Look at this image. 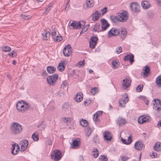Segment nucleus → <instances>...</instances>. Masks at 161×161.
Wrapping results in <instances>:
<instances>
[{
  "label": "nucleus",
  "mask_w": 161,
  "mask_h": 161,
  "mask_svg": "<svg viewBox=\"0 0 161 161\" xmlns=\"http://www.w3.org/2000/svg\"><path fill=\"white\" fill-rule=\"evenodd\" d=\"M128 18L127 12L126 11H123L122 12L119 13L118 16H110L111 21L114 22L116 23L118 21L120 22H125Z\"/></svg>",
  "instance_id": "1"
},
{
  "label": "nucleus",
  "mask_w": 161,
  "mask_h": 161,
  "mask_svg": "<svg viewBox=\"0 0 161 161\" xmlns=\"http://www.w3.org/2000/svg\"><path fill=\"white\" fill-rule=\"evenodd\" d=\"M85 22L84 21L78 22L73 20H70L69 25L70 29H79L84 26Z\"/></svg>",
  "instance_id": "2"
},
{
  "label": "nucleus",
  "mask_w": 161,
  "mask_h": 161,
  "mask_svg": "<svg viewBox=\"0 0 161 161\" xmlns=\"http://www.w3.org/2000/svg\"><path fill=\"white\" fill-rule=\"evenodd\" d=\"M21 125L19 123L14 122L11 125V130L13 134L17 135L20 133L22 131Z\"/></svg>",
  "instance_id": "3"
},
{
  "label": "nucleus",
  "mask_w": 161,
  "mask_h": 161,
  "mask_svg": "<svg viewBox=\"0 0 161 161\" xmlns=\"http://www.w3.org/2000/svg\"><path fill=\"white\" fill-rule=\"evenodd\" d=\"M58 75L55 74L52 76H49L47 78L48 84L50 85H54L58 80Z\"/></svg>",
  "instance_id": "4"
},
{
  "label": "nucleus",
  "mask_w": 161,
  "mask_h": 161,
  "mask_svg": "<svg viewBox=\"0 0 161 161\" xmlns=\"http://www.w3.org/2000/svg\"><path fill=\"white\" fill-rule=\"evenodd\" d=\"M51 158L54 161H58L62 157V153L60 151L55 150L51 154Z\"/></svg>",
  "instance_id": "5"
},
{
  "label": "nucleus",
  "mask_w": 161,
  "mask_h": 161,
  "mask_svg": "<svg viewBox=\"0 0 161 161\" xmlns=\"http://www.w3.org/2000/svg\"><path fill=\"white\" fill-rule=\"evenodd\" d=\"M29 108H31L32 109L33 108H31L30 104L25 101H24L21 105V107H20V110H19V111H21L24 113L25 111H27Z\"/></svg>",
  "instance_id": "6"
},
{
  "label": "nucleus",
  "mask_w": 161,
  "mask_h": 161,
  "mask_svg": "<svg viewBox=\"0 0 161 161\" xmlns=\"http://www.w3.org/2000/svg\"><path fill=\"white\" fill-rule=\"evenodd\" d=\"M72 50L70 44L65 46L63 50V53L64 56H69L71 54Z\"/></svg>",
  "instance_id": "7"
},
{
  "label": "nucleus",
  "mask_w": 161,
  "mask_h": 161,
  "mask_svg": "<svg viewBox=\"0 0 161 161\" xmlns=\"http://www.w3.org/2000/svg\"><path fill=\"white\" fill-rule=\"evenodd\" d=\"M122 82L123 87L124 88H127L129 87L131 85V80L130 77H127L123 80Z\"/></svg>",
  "instance_id": "8"
},
{
  "label": "nucleus",
  "mask_w": 161,
  "mask_h": 161,
  "mask_svg": "<svg viewBox=\"0 0 161 161\" xmlns=\"http://www.w3.org/2000/svg\"><path fill=\"white\" fill-rule=\"evenodd\" d=\"M98 39L97 37L95 36H92L90 37V41L89 42L90 47L94 48L97 44V41Z\"/></svg>",
  "instance_id": "9"
},
{
  "label": "nucleus",
  "mask_w": 161,
  "mask_h": 161,
  "mask_svg": "<svg viewBox=\"0 0 161 161\" xmlns=\"http://www.w3.org/2000/svg\"><path fill=\"white\" fill-rule=\"evenodd\" d=\"M151 119V117L149 116H140L138 119V122L140 124L149 121Z\"/></svg>",
  "instance_id": "10"
},
{
  "label": "nucleus",
  "mask_w": 161,
  "mask_h": 161,
  "mask_svg": "<svg viewBox=\"0 0 161 161\" xmlns=\"http://www.w3.org/2000/svg\"><path fill=\"white\" fill-rule=\"evenodd\" d=\"M124 97V99H122L121 100L119 101V105L122 107H124L125 105H123L122 103L124 104H126L128 101L129 98L128 97V94L127 93H125L123 94L122 95Z\"/></svg>",
  "instance_id": "11"
},
{
  "label": "nucleus",
  "mask_w": 161,
  "mask_h": 161,
  "mask_svg": "<svg viewBox=\"0 0 161 161\" xmlns=\"http://www.w3.org/2000/svg\"><path fill=\"white\" fill-rule=\"evenodd\" d=\"M120 32L119 30L115 28H113L111 29L108 32L109 36H117Z\"/></svg>",
  "instance_id": "12"
},
{
  "label": "nucleus",
  "mask_w": 161,
  "mask_h": 161,
  "mask_svg": "<svg viewBox=\"0 0 161 161\" xmlns=\"http://www.w3.org/2000/svg\"><path fill=\"white\" fill-rule=\"evenodd\" d=\"M102 22V30L99 31H105L110 26L107 21L105 19H103L101 20Z\"/></svg>",
  "instance_id": "13"
},
{
  "label": "nucleus",
  "mask_w": 161,
  "mask_h": 161,
  "mask_svg": "<svg viewBox=\"0 0 161 161\" xmlns=\"http://www.w3.org/2000/svg\"><path fill=\"white\" fill-rule=\"evenodd\" d=\"M21 151H25L27 148L28 145V141L26 139L22 140L21 142Z\"/></svg>",
  "instance_id": "14"
},
{
  "label": "nucleus",
  "mask_w": 161,
  "mask_h": 161,
  "mask_svg": "<svg viewBox=\"0 0 161 161\" xmlns=\"http://www.w3.org/2000/svg\"><path fill=\"white\" fill-rule=\"evenodd\" d=\"M134 55L132 54H127L124 57V60L125 61H129L130 63L132 64L133 63L134 61Z\"/></svg>",
  "instance_id": "15"
},
{
  "label": "nucleus",
  "mask_w": 161,
  "mask_h": 161,
  "mask_svg": "<svg viewBox=\"0 0 161 161\" xmlns=\"http://www.w3.org/2000/svg\"><path fill=\"white\" fill-rule=\"evenodd\" d=\"M80 145V139H72V143L71 144V147L72 148H76Z\"/></svg>",
  "instance_id": "16"
},
{
  "label": "nucleus",
  "mask_w": 161,
  "mask_h": 161,
  "mask_svg": "<svg viewBox=\"0 0 161 161\" xmlns=\"http://www.w3.org/2000/svg\"><path fill=\"white\" fill-rule=\"evenodd\" d=\"M103 135L104 140L107 141H110L112 139L111 134L108 131H105L103 133Z\"/></svg>",
  "instance_id": "17"
},
{
  "label": "nucleus",
  "mask_w": 161,
  "mask_h": 161,
  "mask_svg": "<svg viewBox=\"0 0 161 161\" xmlns=\"http://www.w3.org/2000/svg\"><path fill=\"white\" fill-rule=\"evenodd\" d=\"M101 14L99 11H96L92 15V20L94 21H97L101 16Z\"/></svg>",
  "instance_id": "18"
},
{
  "label": "nucleus",
  "mask_w": 161,
  "mask_h": 161,
  "mask_svg": "<svg viewBox=\"0 0 161 161\" xmlns=\"http://www.w3.org/2000/svg\"><path fill=\"white\" fill-rule=\"evenodd\" d=\"M130 7L131 9L136 12L139 11L140 6L136 3H133L130 5Z\"/></svg>",
  "instance_id": "19"
},
{
  "label": "nucleus",
  "mask_w": 161,
  "mask_h": 161,
  "mask_svg": "<svg viewBox=\"0 0 161 161\" xmlns=\"http://www.w3.org/2000/svg\"><path fill=\"white\" fill-rule=\"evenodd\" d=\"M158 103H156V99H154L153 100L154 101L155 104H156V106L153 107V108L157 111H161V102L158 99H157Z\"/></svg>",
  "instance_id": "20"
},
{
  "label": "nucleus",
  "mask_w": 161,
  "mask_h": 161,
  "mask_svg": "<svg viewBox=\"0 0 161 161\" xmlns=\"http://www.w3.org/2000/svg\"><path fill=\"white\" fill-rule=\"evenodd\" d=\"M135 148L138 150H141L144 147L143 144L141 141L136 142L135 144Z\"/></svg>",
  "instance_id": "21"
},
{
  "label": "nucleus",
  "mask_w": 161,
  "mask_h": 161,
  "mask_svg": "<svg viewBox=\"0 0 161 161\" xmlns=\"http://www.w3.org/2000/svg\"><path fill=\"white\" fill-rule=\"evenodd\" d=\"M142 70L144 71L143 72V77L145 78L148 76L150 72V68L148 65H146L144 67V69H142Z\"/></svg>",
  "instance_id": "22"
},
{
  "label": "nucleus",
  "mask_w": 161,
  "mask_h": 161,
  "mask_svg": "<svg viewBox=\"0 0 161 161\" xmlns=\"http://www.w3.org/2000/svg\"><path fill=\"white\" fill-rule=\"evenodd\" d=\"M83 98V95L82 92H78L76 95V96L75 98V100L77 102L79 103L81 101Z\"/></svg>",
  "instance_id": "23"
},
{
  "label": "nucleus",
  "mask_w": 161,
  "mask_h": 161,
  "mask_svg": "<svg viewBox=\"0 0 161 161\" xmlns=\"http://www.w3.org/2000/svg\"><path fill=\"white\" fill-rule=\"evenodd\" d=\"M94 1L93 0H87L86 2V6L85 5L84 6V8L85 9H87L89 8H90L92 7L94 5Z\"/></svg>",
  "instance_id": "24"
},
{
  "label": "nucleus",
  "mask_w": 161,
  "mask_h": 161,
  "mask_svg": "<svg viewBox=\"0 0 161 161\" xmlns=\"http://www.w3.org/2000/svg\"><path fill=\"white\" fill-rule=\"evenodd\" d=\"M142 6L144 9L148 8L150 7L149 2L145 1L142 2Z\"/></svg>",
  "instance_id": "25"
},
{
  "label": "nucleus",
  "mask_w": 161,
  "mask_h": 161,
  "mask_svg": "<svg viewBox=\"0 0 161 161\" xmlns=\"http://www.w3.org/2000/svg\"><path fill=\"white\" fill-rule=\"evenodd\" d=\"M64 62H63L62 61H61L58 64V69L60 71H63L64 70Z\"/></svg>",
  "instance_id": "26"
},
{
  "label": "nucleus",
  "mask_w": 161,
  "mask_h": 161,
  "mask_svg": "<svg viewBox=\"0 0 161 161\" xmlns=\"http://www.w3.org/2000/svg\"><path fill=\"white\" fill-rule=\"evenodd\" d=\"M47 70L49 74H53L56 71V68L53 66H49L47 67Z\"/></svg>",
  "instance_id": "27"
},
{
  "label": "nucleus",
  "mask_w": 161,
  "mask_h": 161,
  "mask_svg": "<svg viewBox=\"0 0 161 161\" xmlns=\"http://www.w3.org/2000/svg\"><path fill=\"white\" fill-rule=\"evenodd\" d=\"M117 123L119 125H123L126 123V120L122 117H119L117 119Z\"/></svg>",
  "instance_id": "28"
},
{
  "label": "nucleus",
  "mask_w": 161,
  "mask_h": 161,
  "mask_svg": "<svg viewBox=\"0 0 161 161\" xmlns=\"http://www.w3.org/2000/svg\"><path fill=\"white\" fill-rule=\"evenodd\" d=\"M44 34L42 33V35L43 36V39L45 40H48L50 35V33L48 31H46L45 30H44Z\"/></svg>",
  "instance_id": "29"
},
{
  "label": "nucleus",
  "mask_w": 161,
  "mask_h": 161,
  "mask_svg": "<svg viewBox=\"0 0 161 161\" xmlns=\"http://www.w3.org/2000/svg\"><path fill=\"white\" fill-rule=\"evenodd\" d=\"M120 31L121 32V34L123 36H121V37L122 39V40H123L126 36L127 33L126 31L124 28H122Z\"/></svg>",
  "instance_id": "30"
},
{
  "label": "nucleus",
  "mask_w": 161,
  "mask_h": 161,
  "mask_svg": "<svg viewBox=\"0 0 161 161\" xmlns=\"http://www.w3.org/2000/svg\"><path fill=\"white\" fill-rule=\"evenodd\" d=\"M154 149L157 151L161 150V143L158 142L155 143L154 146Z\"/></svg>",
  "instance_id": "31"
},
{
  "label": "nucleus",
  "mask_w": 161,
  "mask_h": 161,
  "mask_svg": "<svg viewBox=\"0 0 161 161\" xmlns=\"http://www.w3.org/2000/svg\"><path fill=\"white\" fill-rule=\"evenodd\" d=\"M118 61L117 60H113L111 62V64L114 69H116L118 67Z\"/></svg>",
  "instance_id": "32"
},
{
  "label": "nucleus",
  "mask_w": 161,
  "mask_h": 161,
  "mask_svg": "<svg viewBox=\"0 0 161 161\" xmlns=\"http://www.w3.org/2000/svg\"><path fill=\"white\" fill-rule=\"evenodd\" d=\"M121 140L123 143L125 144H130L132 142V137L131 136H130L128 137L127 142H126V141L123 138H121Z\"/></svg>",
  "instance_id": "33"
},
{
  "label": "nucleus",
  "mask_w": 161,
  "mask_h": 161,
  "mask_svg": "<svg viewBox=\"0 0 161 161\" xmlns=\"http://www.w3.org/2000/svg\"><path fill=\"white\" fill-rule=\"evenodd\" d=\"M80 125L83 127H86L88 125V122L85 119H82L80 121Z\"/></svg>",
  "instance_id": "34"
},
{
  "label": "nucleus",
  "mask_w": 161,
  "mask_h": 161,
  "mask_svg": "<svg viewBox=\"0 0 161 161\" xmlns=\"http://www.w3.org/2000/svg\"><path fill=\"white\" fill-rule=\"evenodd\" d=\"M156 83L159 87H161V75L158 76L156 79Z\"/></svg>",
  "instance_id": "35"
},
{
  "label": "nucleus",
  "mask_w": 161,
  "mask_h": 161,
  "mask_svg": "<svg viewBox=\"0 0 161 161\" xmlns=\"http://www.w3.org/2000/svg\"><path fill=\"white\" fill-rule=\"evenodd\" d=\"M52 38L54 41L57 42H60L63 39L62 37L61 36H56L53 37Z\"/></svg>",
  "instance_id": "36"
},
{
  "label": "nucleus",
  "mask_w": 161,
  "mask_h": 161,
  "mask_svg": "<svg viewBox=\"0 0 161 161\" xmlns=\"http://www.w3.org/2000/svg\"><path fill=\"white\" fill-rule=\"evenodd\" d=\"M100 26L99 23H97L96 24L94 27L93 29V31H94V32L98 31L99 32V30L100 29Z\"/></svg>",
  "instance_id": "37"
},
{
  "label": "nucleus",
  "mask_w": 161,
  "mask_h": 161,
  "mask_svg": "<svg viewBox=\"0 0 161 161\" xmlns=\"http://www.w3.org/2000/svg\"><path fill=\"white\" fill-rule=\"evenodd\" d=\"M24 101L21 100L18 102L16 104V108L19 111V110H20V107H21V105L23 103Z\"/></svg>",
  "instance_id": "38"
},
{
  "label": "nucleus",
  "mask_w": 161,
  "mask_h": 161,
  "mask_svg": "<svg viewBox=\"0 0 161 161\" xmlns=\"http://www.w3.org/2000/svg\"><path fill=\"white\" fill-rule=\"evenodd\" d=\"M85 134L86 136H89L91 133V130L90 128L89 127H87L86 128Z\"/></svg>",
  "instance_id": "39"
},
{
  "label": "nucleus",
  "mask_w": 161,
  "mask_h": 161,
  "mask_svg": "<svg viewBox=\"0 0 161 161\" xmlns=\"http://www.w3.org/2000/svg\"><path fill=\"white\" fill-rule=\"evenodd\" d=\"M93 152L94 153L93 154V156L95 158H97L98 155V152L97 148H94L93 149Z\"/></svg>",
  "instance_id": "40"
},
{
  "label": "nucleus",
  "mask_w": 161,
  "mask_h": 161,
  "mask_svg": "<svg viewBox=\"0 0 161 161\" xmlns=\"http://www.w3.org/2000/svg\"><path fill=\"white\" fill-rule=\"evenodd\" d=\"M143 85H138L136 88V90L137 92H140L142 91L143 88Z\"/></svg>",
  "instance_id": "41"
},
{
  "label": "nucleus",
  "mask_w": 161,
  "mask_h": 161,
  "mask_svg": "<svg viewBox=\"0 0 161 161\" xmlns=\"http://www.w3.org/2000/svg\"><path fill=\"white\" fill-rule=\"evenodd\" d=\"M52 7V4H50L49 6H48V7L45 9V11L43 13V14H47L51 10Z\"/></svg>",
  "instance_id": "42"
},
{
  "label": "nucleus",
  "mask_w": 161,
  "mask_h": 161,
  "mask_svg": "<svg viewBox=\"0 0 161 161\" xmlns=\"http://www.w3.org/2000/svg\"><path fill=\"white\" fill-rule=\"evenodd\" d=\"M33 139L35 141H38L39 140L38 135H36V132H34L32 136Z\"/></svg>",
  "instance_id": "43"
},
{
  "label": "nucleus",
  "mask_w": 161,
  "mask_h": 161,
  "mask_svg": "<svg viewBox=\"0 0 161 161\" xmlns=\"http://www.w3.org/2000/svg\"><path fill=\"white\" fill-rule=\"evenodd\" d=\"M140 97H141L142 100H143L146 103V104L147 105H148L149 103V100L147 99V97L144 96H141Z\"/></svg>",
  "instance_id": "44"
},
{
  "label": "nucleus",
  "mask_w": 161,
  "mask_h": 161,
  "mask_svg": "<svg viewBox=\"0 0 161 161\" xmlns=\"http://www.w3.org/2000/svg\"><path fill=\"white\" fill-rule=\"evenodd\" d=\"M93 141L95 143H99V138H98V135H95L93 137Z\"/></svg>",
  "instance_id": "45"
},
{
  "label": "nucleus",
  "mask_w": 161,
  "mask_h": 161,
  "mask_svg": "<svg viewBox=\"0 0 161 161\" xmlns=\"http://www.w3.org/2000/svg\"><path fill=\"white\" fill-rule=\"evenodd\" d=\"M92 103V100L91 98L86 99L84 102V104L85 106H87Z\"/></svg>",
  "instance_id": "46"
},
{
  "label": "nucleus",
  "mask_w": 161,
  "mask_h": 161,
  "mask_svg": "<svg viewBox=\"0 0 161 161\" xmlns=\"http://www.w3.org/2000/svg\"><path fill=\"white\" fill-rule=\"evenodd\" d=\"M99 161H108V159L106 156L102 155L100 157Z\"/></svg>",
  "instance_id": "47"
},
{
  "label": "nucleus",
  "mask_w": 161,
  "mask_h": 161,
  "mask_svg": "<svg viewBox=\"0 0 161 161\" xmlns=\"http://www.w3.org/2000/svg\"><path fill=\"white\" fill-rule=\"evenodd\" d=\"M40 126H41L42 128V130H43L46 127L45 123L44 122H42L41 124L38 125L37 126V127L39 128Z\"/></svg>",
  "instance_id": "48"
},
{
  "label": "nucleus",
  "mask_w": 161,
  "mask_h": 161,
  "mask_svg": "<svg viewBox=\"0 0 161 161\" xmlns=\"http://www.w3.org/2000/svg\"><path fill=\"white\" fill-rule=\"evenodd\" d=\"M69 107V104L68 103H64L63 106V108L64 110H66L68 109Z\"/></svg>",
  "instance_id": "49"
},
{
  "label": "nucleus",
  "mask_w": 161,
  "mask_h": 161,
  "mask_svg": "<svg viewBox=\"0 0 161 161\" xmlns=\"http://www.w3.org/2000/svg\"><path fill=\"white\" fill-rule=\"evenodd\" d=\"M2 49L3 51L7 52L10 51L11 50V48L8 46H6L3 47Z\"/></svg>",
  "instance_id": "50"
},
{
  "label": "nucleus",
  "mask_w": 161,
  "mask_h": 161,
  "mask_svg": "<svg viewBox=\"0 0 161 161\" xmlns=\"http://www.w3.org/2000/svg\"><path fill=\"white\" fill-rule=\"evenodd\" d=\"M120 158L121 159L120 161H125L130 158L129 157L125 156H121Z\"/></svg>",
  "instance_id": "51"
},
{
  "label": "nucleus",
  "mask_w": 161,
  "mask_h": 161,
  "mask_svg": "<svg viewBox=\"0 0 161 161\" xmlns=\"http://www.w3.org/2000/svg\"><path fill=\"white\" fill-rule=\"evenodd\" d=\"M97 91V89L96 87L92 88L91 91V92L93 95H94Z\"/></svg>",
  "instance_id": "52"
},
{
  "label": "nucleus",
  "mask_w": 161,
  "mask_h": 161,
  "mask_svg": "<svg viewBox=\"0 0 161 161\" xmlns=\"http://www.w3.org/2000/svg\"><path fill=\"white\" fill-rule=\"evenodd\" d=\"M16 144H17V143H15L14 144L12 145V146L13 147V148L12 150L11 153L12 154H13L14 155V150L16 149Z\"/></svg>",
  "instance_id": "53"
},
{
  "label": "nucleus",
  "mask_w": 161,
  "mask_h": 161,
  "mask_svg": "<svg viewBox=\"0 0 161 161\" xmlns=\"http://www.w3.org/2000/svg\"><path fill=\"white\" fill-rule=\"evenodd\" d=\"M21 18L25 20H27L30 18V16H26L25 15L22 14L21 15Z\"/></svg>",
  "instance_id": "54"
},
{
  "label": "nucleus",
  "mask_w": 161,
  "mask_h": 161,
  "mask_svg": "<svg viewBox=\"0 0 161 161\" xmlns=\"http://www.w3.org/2000/svg\"><path fill=\"white\" fill-rule=\"evenodd\" d=\"M150 155L152 158H156L157 157V154L154 152H152L150 153Z\"/></svg>",
  "instance_id": "55"
},
{
  "label": "nucleus",
  "mask_w": 161,
  "mask_h": 161,
  "mask_svg": "<svg viewBox=\"0 0 161 161\" xmlns=\"http://www.w3.org/2000/svg\"><path fill=\"white\" fill-rule=\"evenodd\" d=\"M16 150H15V152H14V155H16L17 153L19 152V148H20L19 146L17 144L16 145Z\"/></svg>",
  "instance_id": "56"
},
{
  "label": "nucleus",
  "mask_w": 161,
  "mask_h": 161,
  "mask_svg": "<svg viewBox=\"0 0 161 161\" xmlns=\"http://www.w3.org/2000/svg\"><path fill=\"white\" fill-rule=\"evenodd\" d=\"M122 49L121 47H119L118 48H117L116 53L119 54L122 52Z\"/></svg>",
  "instance_id": "57"
},
{
  "label": "nucleus",
  "mask_w": 161,
  "mask_h": 161,
  "mask_svg": "<svg viewBox=\"0 0 161 161\" xmlns=\"http://www.w3.org/2000/svg\"><path fill=\"white\" fill-rule=\"evenodd\" d=\"M89 27V25H87V26H83V31H84L85 32H86L88 29Z\"/></svg>",
  "instance_id": "58"
},
{
  "label": "nucleus",
  "mask_w": 161,
  "mask_h": 161,
  "mask_svg": "<svg viewBox=\"0 0 161 161\" xmlns=\"http://www.w3.org/2000/svg\"><path fill=\"white\" fill-rule=\"evenodd\" d=\"M107 11V8L105 7L103 9L101 10L102 14V15L104 14Z\"/></svg>",
  "instance_id": "59"
},
{
  "label": "nucleus",
  "mask_w": 161,
  "mask_h": 161,
  "mask_svg": "<svg viewBox=\"0 0 161 161\" xmlns=\"http://www.w3.org/2000/svg\"><path fill=\"white\" fill-rule=\"evenodd\" d=\"M68 82L66 80L64 81L62 83L61 86H63L64 87H66L67 85L68 84Z\"/></svg>",
  "instance_id": "60"
},
{
  "label": "nucleus",
  "mask_w": 161,
  "mask_h": 161,
  "mask_svg": "<svg viewBox=\"0 0 161 161\" xmlns=\"http://www.w3.org/2000/svg\"><path fill=\"white\" fill-rule=\"evenodd\" d=\"M102 112L101 111H98L95 114H94L97 117H98L99 115H101Z\"/></svg>",
  "instance_id": "61"
},
{
  "label": "nucleus",
  "mask_w": 161,
  "mask_h": 161,
  "mask_svg": "<svg viewBox=\"0 0 161 161\" xmlns=\"http://www.w3.org/2000/svg\"><path fill=\"white\" fill-rule=\"evenodd\" d=\"M93 120L96 121H97L98 120V117H97L94 114L93 116Z\"/></svg>",
  "instance_id": "62"
},
{
  "label": "nucleus",
  "mask_w": 161,
  "mask_h": 161,
  "mask_svg": "<svg viewBox=\"0 0 161 161\" xmlns=\"http://www.w3.org/2000/svg\"><path fill=\"white\" fill-rule=\"evenodd\" d=\"M52 35V36L53 37H55L56 35V31H51L50 33Z\"/></svg>",
  "instance_id": "63"
},
{
  "label": "nucleus",
  "mask_w": 161,
  "mask_h": 161,
  "mask_svg": "<svg viewBox=\"0 0 161 161\" xmlns=\"http://www.w3.org/2000/svg\"><path fill=\"white\" fill-rule=\"evenodd\" d=\"M42 75L44 76H46L47 75V74L46 70L42 72Z\"/></svg>",
  "instance_id": "64"
}]
</instances>
